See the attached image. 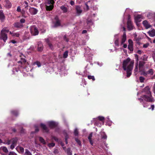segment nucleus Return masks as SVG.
I'll return each instance as SVG.
<instances>
[{"label":"nucleus","instance_id":"obj_1","mask_svg":"<svg viewBox=\"0 0 155 155\" xmlns=\"http://www.w3.org/2000/svg\"><path fill=\"white\" fill-rule=\"evenodd\" d=\"M142 92H145L148 95H144L141 97V98H138L137 99L141 103L143 107H147L148 106V104L147 103V102L150 103L154 102L155 100L151 95L150 88L148 86L145 87Z\"/></svg>","mask_w":155,"mask_h":155},{"label":"nucleus","instance_id":"obj_2","mask_svg":"<svg viewBox=\"0 0 155 155\" xmlns=\"http://www.w3.org/2000/svg\"><path fill=\"white\" fill-rule=\"evenodd\" d=\"M134 62L131 61L130 59L128 58L124 60L123 63V68L127 72V77H129L132 74Z\"/></svg>","mask_w":155,"mask_h":155},{"label":"nucleus","instance_id":"obj_3","mask_svg":"<svg viewBox=\"0 0 155 155\" xmlns=\"http://www.w3.org/2000/svg\"><path fill=\"white\" fill-rule=\"evenodd\" d=\"M46 8L47 11H51L54 7V0H46L45 2Z\"/></svg>","mask_w":155,"mask_h":155},{"label":"nucleus","instance_id":"obj_4","mask_svg":"<svg viewBox=\"0 0 155 155\" xmlns=\"http://www.w3.org/2000/svg\"><path fill=\"white\" fill-rule=\"evenodd\" d=\"M25 22V20L24 18H22L20 20L19 22H16L13 24L14 27L16 28L21 29L24 26L23 23Z\"/></svg>","mask_w":155,"mask_h":155},{"label":"nucleus","instance_id":"obj_5","mask_svg":"<svg viewBox=\"0 0 155 155\" xmlns=\"http://www.w3.org/2000/svg\"><path fill=\"white\" fill-rule=\"evenodd\" d=\"M58 71L60 72V74H64L65 75L67 74V69L66 68V66L64 65H61L58 68Z\"/></svg>","mask_w":155,"mask_h":155},{"label":"nucleus","instance_id":"obj_6","mask_svg":"<svg viewBox=\"0 0 155 155\" xmlns=\"http://www.w3.org/2000/svg\"><path fill=\"white\" fill-rule=\"evenodd\" d=\"M127 24V28L130 31L133 29V25L130 20V16L129 14L128 15Z\"/></svg>","mask_w":155,"mask_h":155},{"label":"nucleus","instance_id":"obj_7","mask_svg":"<svg viewBox=\"0 0 155 155\" xmlns=\"http://www.w3.org/2000/svg\"><path fill=\"white\" fill-rule=\"evenodd\" d=\"M30 31L31 34L33 35H37L38 34V31L35 26H33L31 27Z\"/></svg>","mask_w":155,"mask_h":155},{"label":"nucleus","instance_id":"obj_8","mask_svg":"<svg viewBox=\"0 0 155 155\" xmlns=\"http://www.w3.org/2000/svg\"><path fill=\"white\" fill-rule=\"evenodd\" d=\"M45 41L47 44L49 48L51 50H53L55 48V47L53 44H52L51 41H50L48 38H46L45 39Z\"/></svg>","mask_w":155,"mask_h":155},{"label":"nucleus","instance_id":"obj_9","mask_svg":"<svg viewBox=\"0 0 155 155\" xmlns=\"http://www.w3.org/2000/svg\"><path fill=\"white\" fill-rule=\"evenodd\" d=\"M54 27H56L61 25L60 21L59 19L58 16H56L54 18Z\"/></svg>","mask_w":155,"mask_h":155},{"label":"nucleus","instance_id":"obj_10","mask_svg":"<svg viewBox=\"0 0 155 155\" xmlns=\"http://www.w3.org/2000/svg\"><path fill=\"white\" fill-rule=\"evenodd\" d=\"M47 124L51 128L55 127L58 125L57 123L54 121H50L47 122Z\"/></svg>","mask_w":155,"mask_h":155},{"label":"nucleus","instance_id":"obj_11","mask_svg":"<svg viewBox=\"0 0 155 155\" xmlns=\"http://www.w3.org/2000/svg\"><path fill=\"white\" fill-rule=\"evenodd\" d=\"M18 141V139L17 138H14L10 140H8L6 142V144L8 145H9L11 143L16 145Z\"/></svg>","mask_w":155,"mask_h":155},{"label":"nucleus","instance_id":"obj_12","mask_svg":"<svg viewBox=\"0 0 155 155\" xmlns=\"http://www.w3.org/2000/svg\"><path fill=\"white\" fill-rule=\"evenodd\" d=\"M29 11L31 14L32 15H36L38 11L36 8L33 7H30L29 9Z\"/></svg>","mask_w":155,"mask_h":155},{"label":"nucleus","instance_id":"obj_13","mask_svg":"<svg viewBox=\"0 0 155 155\" xmlns=\"http://www.w3.org/2000/svg\"><path fill=\"white\" fill-rule=\"evenodd\" d=\"M8 38L7 35L6 34L1 33L0 39L3 40L4 42H5Z\"/></svg>","mask_w":155,"mask_h":155},{"label":"nucleus","instance_id":"obj_14","mask_svg":"<svg viewBox=\"0 0 155 155\" xmlns=\"http://www.w3.org/2000/svg\"><path fill=\"white\" fill-rule=\"evenodd\" d=\"M118 35V34H116L114 36V44L118 47L119 46V37Z\"/></svg>","mask_w":155,"mask_h":155},{"label":"nucleus","instance_id":"obj_15","mask_svg":"<svg viewBox=\"0 0 155 155\" xmlns=\"http://www.w3.org/2000/svg\"><path fill=\"white\" fill-rule=\"evenodd\" d=\"M129 45H128V48L130 51H133V42L132 41L131 39L128 40Z\"/></svg>","mask_w":155,"mask_h":155},{"label":"nucleus","instance_id":"obj_16","mask_svg":"<svg viewBox=\"0 0 155 155\" xmlns=\"http://www.w3.org/2000/svg\"><path fill=\"white\" fill-rule=\"evenodd\" d=\"M5 6L6 8H10L11 7L12 4L9 0H5Z\"/></svg>","mask_w":155,"mask_h":155},{"label":"nucleus","instance_id":"obj_17","mask_svg":"<svg viewBox=\"0 0 155 155\" xmlns=\"http://www.w3.org/2000/svg\"><path fill=\"white\" fill-rule=\"evenodd\" d=\"M38 51H42L43 49V46L42 43L41 41L38 42Z\"/></svg>","mask_w":155,"mask_h":155},{"label":"nucleus","instance_id":"obj_18","mask_svg":"<svg viewBox=\"0 0 155 155\" xmlns=\"http://www.w3.org/2000/svg\"><path fill=\"white\" fill-rule=\"evenodd\" d=\"M75 10L78 15H79L82 12V10L81 8L79 6H76Z\"/></svg>","mask_w":155,"mask_h":155},{"label":"nucleus","instance_id":"obj_19","mask_svg":"<svg viewBox=\"0 0 155 155\" xmlns=\"http://www.w3.org/2000/svg\"><path fill=\"white\" fill-rule=\"evenodd\" d=\"M40 126L44 132L46 133H48L49 132V130L45 124L41 123L40 124Z\"/></svg>","mask_w":155,"mask_h":155},{"label":"nucleus","instance_id":"obj_20","mask_svg":"<svg viewBox=\"0 0 155 155\" xmlns=\"http://www.w3.org/2000/svg\"><path fill=\"white\" fill-rule=\"evenodd\" d=\"M126 40V36L125 32H124L123 34L121 41L120 42V45H121L123 44Z\"/></svg>","mask_w":155,"mask_h":155},{"label":"nucleus","instance_id":"obj_21","mask_svg":"<svg viewBox=\"0 0 155 155\" xmlns=\"http://www.w3.org/2000/svg\"><path fill=\"white\" fill-rule=\"evenodd\" d=\"M9 34L13 37H19L20 36V34L18 32H15L14 31L11 32L10 31Z\"/></svg>","mask_w":155,"mask_h":155},{"label":"nucleus","instance_id":"obj_22","mask_svg":"<svg viewBox=\"0 0 155 155\" xmlns=\"http://www.w3.org/2000/svg\"><path fill=\"white\" fill-rule=\"evenodd\" d=\"M103 144H104L105 146L106 147V148H108V147L107 146V144L106 143L105 141H103V142L102 144H101V143H99L98 145V147L100 148L104 149L106 150V149H104Z\"/></svg>","mask_w":155,"mask_h":155},{"label":"nucleus","instance_id":"obj_23","mask_svg":"<svg viewBox=\"0 0 155 155\" xmlns=\"http://www.w3.org/2000/svg\"><path fill=\"white\" fill-rule=\"evenodd\" d=\"M17 150L20 153H23L24 152V148L21 147H18L16 148Z\"/></svg>","mask_w":155,"mask_h":155},{"label":"nucleus","instance_id":"obj_24","mask_svg":"<svg viewBox=\"0 0 155 155\" xmlns=\"http://www.w3.org/2000/svg\"><path fill=\"white\" fill-rule=\"evenodd\" d=\"M145 62L143 61H140L139 64V68L140 70H142L144 66Z\"/></svg>","mask_w":155,"mask_h":155},{"label":"nucleus","instance_id":"obj_25","mask_svg":"<svg viewBox=\"0 0 155 155\" xmlns=\"http://www.w3.org/2000/svg\"><path fill=\"white\" fill-rule=\"evenodd\" d=\"M147 33L150 37H153L155 36V30L154 29L152 30L147 32Z\"/></svg>","mask_w":155,"mask_h":155},{"label":"nucleus","instance_id":"obj_26","mask_svg":"<svg viewBox=\"0 0 155 155\" xmlns=\"http://www.w3.org/2000/svg\"><path fill=\"white\" fill-rule=\"evenodd\" d=\"M101 137L102 139L106 140L107 139V136L104 132L101 131Z\"/></svg>","mask_w":155,"mask_h":155},{"label":"nucleus","instance_id":"obj_27","mask_svg":"<svg viewBox=\"0 0 155 155\" xmlns=\"http://www.w3.org/2000/svg\"><path fill=\"white\" fill-rule=\"evenodd\" d=\"M143 23L144 26L147 28H148L150 27V25L148 24L147 21L145 20L143 21Z\"/></svg>","mask_w":155,"mask_h":155},{"label":"nucleus","instance_id":"obj_28","mask_svg":"<svg viewBox=\"0 0 155 155\" xmlns=\"http://www.w3.org/2000/svg\"><path fill=\"white\" fill-rule=\"evenodd\" d=\"M5 18V16L2 10H0V19L1 21H3Z\"/></svg>","mask_w":155,"mask_h":155},{"label":"nucleus","instance_id":"obj_29","mask_svg":"<svg viewBox=\"0 0 155 155\" xmlns=\"http://www.w3.org/2000/svg\"><path fill=\"white\" fill-rule=\"evenodd\" d=\"M138 64H135V67L134 69V74L135 75H136L138 73Z\"/></svg>","mask_w":155,"mask_h":155},{"label":"nucleus","instance_id":"obj_30","mask_svg":"<svg viewBox=\"0 0 155 155\" xmlns=\"http://www.w3.org/2000/svg\"><path fill=\"white\" fill-rule=\"evenodd\" d=\"M11 113L12 114L16 116H17L18 114V111L17 110H12L11 111Z\"/></svg>","mask_w":155,"mask_h":155},{"label":"nucleus","instance_id":"obj_31","mask_svg":"<svg viewBox=\"0 0 155 155\" xmlns=\"http://www.w3.org/2000/svg\"><path fill=\"white\" fill-rule=\"evenodd\" d=\"M61 9L62 10L63 13H66L68 11L67 8L64 5H62L60 7Z\"/></svg>","mask_w":155,"mask_h":155},{"label":"nucleus","instance_id":"obj_32","mask_svg":"<svg viewBox=\"0 0 155 155\" xmlns=\"http://www.w3.org/2000/svg\"><path fill=\"white\" fill-rule=\"evenodd\" d=\"M87 24L90 27L91 25H92L93 24V22L91 19H90L89 18H88L87 20Z\"/></svg>","mask_w":155,"mask_h":155},{"label":"nucleus","instance_id":"obj_33","mask_svg":"<svg viewBox=\"0 0 155 155\" xmlns=\"http://www.w3.org/2000/svg\"><path fill=\"white\" fill-rule=\"evenodd\" d=\"M2 150L5 153H7L8 152V149L5 147H0V151Z\"/></svg>","mask_w":155,"mask_h":155},{"label":"nucleus","instance_id":"obj_34","mask_svg":"<svg viewBox=\"0 0 155 155\" xmlns=\"http://www.w3.org/2000/svg\"><path fill=\"white\" fill-rule=\"evenodd\" d=\"M33 65L34 66L37 65V67H39L41 66V64L40 62L36 61L33 63Z\"/></svg>","mask_w":155,"mask_h":155},{"label":"nucleus","instance_id":"obj_35","mask_svg":"<svg viewBox=\"0 0 155 155\" xmlns=\"http://www.w3.org/2000/svg\"><path fill=\"white\" fill-rule=\"evenodd\" d=\"M66 152L68 155H72V151L71 150L70 148H68L67 149V150H66Z\"/></svg>","mask_w":155,"mask_h":155},{"label":"nucleus","instance_id":"obj_36","mask_svg":"<svg viewBox=\"0 0 155 155\" xmlns=\"http://www.w3.org/2000/svg\"><path fill=\"white\" fill-rule=\"evenodd\" d=\"M26 62V60L24 58H21V60L18 62V63H21L22 64H23L25 63Z\"/></svg>","mask_w":155,"mask_h":155},{"label":"nucleus","instance_id":"obj_37","mask_svg":"<svg viewBox=\"0 0 155 155\" xmlns=\"http://www.w3.org/2000/svg\"><path fill=\"white\" fill-rule=\"evenodd\" d=\"M9 32L8 30L6 28H4L1 31V33L6 34V33Z\"/></svg>","mask_w":155,"mask_h":155},{"label":"nucleus","instance_id":"obj_38","mask_svg":"<svg viewBox=\"0 0 155 155\" xmlns=\"http://www.w3.org/2000/svg\"><path fill=\"white\" fill-rule=\"evenodd\" d=\"M39 140L40 141L44 144H46V142L45 141V140L42 137H39Z\"/></svg>","mask_w":155,"mask_h":155},{"label":"nucleus","instance_id":"obj_39","mask_svg":"<svg viewBox=\"0 0 155 155\" xmlns=\"http://www.w3.org/2000/svg\"><path fill=\"white\" fill-rule=\"evenodd\" d=\"M147 74L152 75L153 74V70L152 69H150L148 71H147Z\"/></svg>","mask_w":155,"mask_h":155},{"label":"nucleus","instance_id":"obj_40","mask_svg":"<svg viewBox=\"0 0 155 155\" xmlns=\"http://www.w3.org/2000/svg\"><path fill=\"white\" fill-rule=\"evenodd\" d=\"M68 51H65L63 54V57L64 58H66L68 56Z\"/></svg>","mask_w":155,"mask_h":155},{"label":"nucleus","instance_id":"obj_41","mask_svg":"<svg viewBox=\"0 0 155 155\" xmlns=\"http://www.w3.org/2000/svg\"><path fill=\"white\" fill-rule=\"evenodd\" d=\"M90 2L89 1L88 2H87L85 3V6H84V9L85 10H87L89 9V7L88 5V2Z\"/></svg>","mask_w":155,"mask_h":155},{"label":"nucleus","instance_id":"obj_42","mask_svg":"<svg viewBox=\"0 0 155 155\" xmlns=\"http://www.w3.org/2000/svg\"><path fill=\"white\" fill-rule=\"evenodd\" d=\"M24 155H31V154L28 149H25Z\"/></svg>","mask_w":155,"mask_h":155},{"label":"nucleus","instance_id":"obj_43","mask_svg":"<svg viewBox=\"0 0 155 155\" xmlns=\"http://www.w3.org/2000/svg\"><path fill=\"white\" fill-rule=\"evenodd\" d=\"M75 141L77 142V143L80 146H81V141L78 138H75Z\"/></svg>","mask_w":155,"mask_h":155},{"label":"nucleus","instance_id":"obj_44","mask_svg":"<svg viewBox=\"0 0 155 155\" xmlns=\"http://www.w3.org/2000/svg\"><path fill=\"white\" fill-rule=\"evenodd\" d=\"M135 59H136V63L135 64H138V55L137 54H135Z\"/></svg>","mask_w":155,"mask_h":155},{"label":"nucleus","instance_id":"obj_45","mask_svg":"<svg viewBox=\"0 0 155 155\" xmlns=\"http://www.w3.org/2000/svg\"><path fill=\"white\" fill-rule=\"evenodd\" d=\"M55 144L54 143H49L48 144V146L49 147H52L54 146Z\"/></svg>","mask_w":155,"mask_h":155},{"label":"nucleus","instance_id":"obj_46","mask_svg":"<svg viewBox=\"0 0 155 155\" xmlns=\"http://www.w3.org/2000/svg\"><path fill=\"white\" fill-rule=\"evenodd\" d=\"M86 41H81L79 42V45H86Z\"/></svg>","mask_w":155,"mask_h":155},{"label":"nucleus","instance_id":"obj_47","mask_svg":"<svg viewBox=\"0 0 155 155\" xmlns=\"http://www.w3.org/2000/svg\"><path fill=\"white\" fill-rule=\"evenodd\" d=\"M95 120H97V121L95 122V123L94 124L95 125H97V126H99V127L101 126V124H100V125H99V121L98 120H97L96 119H94Z\"/></svg>","mask_w":155,"mask_h":155},{"label":"nucleus","instance_id":"obj_48","mask_svg":"<svg viewBox=\"0 0 155 155\" xmlns=\"http://www.w3.org/2000/svg\"><path fill=\"white\" fill-rule=\"evenodd\" d=\"M87 77L89 79H92L93 81L95 80V78L93 76L88 75Z\"/></svg>","mask_w":155,"mask_h":155},{"label":"nucleus","instance_id":"obj_49","mask_svg":"<svg viewBox=\"0 0 155 155\" xmlns=\"http://www.w3.org/2000/svg\"><path fill=\"white\" fill-rule=\"evenodd\" d=\"M64 39L66 42H68L69 41L68 38V36H66V35H64Z\"/></svg>","mask_w":155,"mask_h":155},{"label":"nucleus","instance_id":"obj_50","mask_svg":"<svg viewBox=\"0 0 155 155\" xmlns=\"http://www.w3.org/2000/svg\"><path fill=\"white\" fill-rule=\"evenodd\" d=\"M74 135L75 136H78V129L76 128L74 130Z\"/></svg>","mask_w":155,"mask_h":155},{"label":"nucleus","instance_id":"obj_51","mask_svg":"<svg viewBox=\"0 0 155 155\" xmlns=\"http://www.w3.org/2000/svg\"><path fill=\"white\" fill-rule=\"evenodd\" d=\"M139 80L141 82H143L144 80V78L142 76H140L139 78Z\"/></svg>","mask_w":155,"mask_h":155},{"label":"nucleus","instance_id":"obj_52","mask_svg":"<svg viewBox=\"0 0 155 155\" xmlns=\"http://www.w3.org/2000/svg\"><path fill=\"white\" fill-rule=\"evenodd\" d=\"M153 14L152 13L149 12L147 15V16L149 18H151L152 17Z\"/></svg>","mask_w":155,"mask_h":155},{"label":"nucleus","instance_id":"obj_53","mask_svg":"<svg viewBox=\"0 0 155 155\" xmlns=\"http://www.w3.org/2000/svg\"><path fill=\"white\" fill-rule=\"evenodd\" d=\"M131 12H132V11L129 8H127L126 9L125 12L126 13H130Z\"/></svg>","mask_w":155,"mask_h":155},{"label":"nucleus","instance_id":"obj_54","mask_svg":"<svg viewBox=\"0 0 155 155\" xmlns=\"http://www.w3.org/2000/svg\"><path fill=\"white\" fill-rule=\"evenodd\" d=\"M98 118L99 120L101 121L103 120L104 119V117L102 116H99L98 117Z\"/></svg>","mask_w":155,"mask_h":155},{"label":"nucleus","instance_id":"obj_55","mask_svg":"<svg viewBox=\"0 0 155 155\" xmlns=\"http://www.w3.org/2000/svg\"><path fill=\"white\" fill-rule=\"evenodd\" d=\"M20 12H21V14L22 15V16L23 17H25V18L26 17V16H24V15L25 13V11L24 10H21Z\"/></svg>","mask_w":155,"mask_h":155},{"label":"nucleus","instance_id":"obj_56","mask_svg":"<svg viewBox=\"0 0 155 155\" xmlns=\"http://www.w3.org/2000/svg\"><path fill=\"white\" fill-rule=\"evenodd\" d=\"M92 134L93 133L92 132L90 133L88 137V138L89 140H91V138L92 136Z\"/></svg>","mask_w":155,"mask_h":155},{"label":"nucleus","instance_id":"obj_57","mask_svg":"<svg viewBox=\"0 0 155 155\" xmlns=\"http://www.w3.org/2000/svg\"><path fill=\"white\" fill-rule=\"evenodd\" d=\"M52 139L53 140H54L55 141L57 142L58 141V139L57 137L54 136H52Z\"/></svg>","mask_w":155,"mask_h":155},{"label":"nucleus","instance_id":"obj_58","mask_svg":"<svg viewBox=\"0 0 155 155\" xmlns=\"http://www.w3.org/2000/svg\"><path fill=\"white\" fill-rule=\"evenodd\" d=\"M8 155H17V154L14 152H10L9 153Z\"/></svg>","mask_w":155,"mask_h":155},{"label":"nucleus","instance_id":"obj_59","mask_svg":"<svg viewBox=\"0 0 155 155\" xmlns=\"http://www.w3.org/2000/svg\"><path fill=\"white\" fill-rule=\"evenodd\" d=\"M141 18V16L140 15H137L135 17V19L137 20H138V19Z\"/></svg>","mask_w":155,"mask_h":155},{"label":"nucleus","instance_id":"obj_60","mask_svg":"<svg viewBox=\"0 0 155 155\" xmlns=\"http://www.w3.org/2000/svg\"><path fill=\"white\" fill-rule=\"evenodd\" d=\"M149 45V44L148 43H147L143 45V47L144 48H147Z\"/></svg>","mask_w":155,"mask_h":155},{"label":"nucleus","instance_id":"obj_61","mask_svg":"<svg viewBox=\"0 0 155 155\" xmlns=\"http://www.w3.org/2000/svg\"><path fill=\"white\" fill-rule=\"evenodd\" d=\"M154 105L153 104V105H151V107L149 108H148V109L149 110L151 109L152 110H154Z\"/></svg>","mask_w":155,"mask_h":155},{"label":"nucleus","instance_id":"obj_62","mask_svg":"<svg viewBox=\"0 0 155 155\" xmlns=\"http://www.w3.org/2000/svg\"><path fill=\"white\" fill-rule=\"evenodd\" d=\"M11 144H12L10 146V148L11 149H13L16 146V145L12 143Z\"/></svg>","mask_w":155,"mask_h":155},{"label":"nucleus","instance_id":"obj_63","mask_svg":"<svg viewBox=\"0 0 155 155\" xmlns=\"http://www.w3.org/2000/svg\"><path fill=\"white\" fill-rule=\"evenodd\" d=\"M17 11L18 12H20L21 11V8L20 6H18L17 7Z\"/></svg>","mask_w":155,"mask_h":155},{"label":"nucleus","instance_id":"obj_64","mask_svg":"<svg viewBox=\"0 0 155 155\" xmlns=\"http://www.w3.org/2000/svg\"><path fill=\"white\" fill-rule=\"evenodd\" d=\"M7 57L9 58V59H10V58H11L12 57V55L10 53H8L7 54Z\"/></svg>","mask_w":155,"mask_h":155}]
</instances>
